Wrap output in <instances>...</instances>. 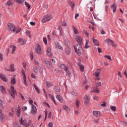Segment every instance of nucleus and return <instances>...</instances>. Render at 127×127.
<instances>
[{"label":"nucleus","instance_id":"obj_1","mask_svg":"<svg viewBox=\"0 0 127 127\" xmlns=\"http://www.w3.org/2000/svg\"><path fill=\"white\" fill-rule=\"evenodd\" d=\"M75 52L77 54V55H83V49L80 44H77L74 47Z\"/></svg>","mask_w":127,"mask_h":127},{"label":"nucleus","instance_id":"obj_2","mask_svg":"<svg viewBox=\"0 0 127 127\" xmlns=\"http://www.w3.org/2000/svg\"><path fill=\"white\" fill-rule=\"evenodd\" d=\"M33 71L36 75L38 74V73H43V67L41 65H39L38 67L34 66L33 68Z\"/></svg>","mask_w":127,"mask_h":127},{"label":"nucleus","instance_id":"obj_3","mask_svg":"<svg viewBox=\"0 0 127 127\" xmlns=\"http://www.w3.org/2000/svg\"><path fill=\"white\" fill-rule=\"evenodd\" d=\"M52 18L53 17L51 15H46L43 16L42 22H43V23H45V22H47V21H50V20L52 19Z\"/></svg>","mask_w":127,"mask_h":127},{"label":"nucleus","instance_id":"obj_4","mask_svg":"<svg viewBox=\"0 0 127 127\" xmlns=\"http://www.w3.org/2000/svg\"><path fill=\"white\" fill-rule=\"evenodd\" d=\"M105 42L110 45H112L113 47H118V45L115 43V42L110 38L107 39L105 40Z\"/></svg>","mask_w":127,"mask_h":127},{"label":"nucleus","instance_id":"obj_5","mask_svg":"<svg viewBox=\"0 0 127 127\" xmlns=\"http://www.w3.org/2000/svg\"><path fill=\"white\" fill-rule=\"evenodd\" d=\"M21 74L23 77V84L25 85V86H26V87H27L28 84H27V82L26 81V75H25V72H24V70L23 69L22 70Z\"/></svg>","mask_w":127,"mask_h":127},{"label":"nucleus","instance_id":"obj_6","mask_svg":"<svg viewBox=\"0 0 127 127\" xmlns=\"http://www.w3.org/2000/svg\"><path fill=\"white\" fill-rule=\"evenodd\" d=\"M10 89L11 92L10 94L11 97H12L13 99H14V98H15V96L17 95V93H16V91L14 90V87H13V86H11Z\"/></svg>","mask_w":127,"mask_h":127},{"label":"nucleus","instance_id":"obj_7","mask_svg":"<svg viewBox=\"0 0 127 127\" xmlns=\"http://www.w3.org/2000/svg\"><path fill=\"white\" fill-rule=\"evenodd\" d=\"M15 26L14 25V24H13L12 23H8L7 24L6 29L8 31H12V30H13V28H14Z\"/></svg>","mask_w":127,"mask_h":127},{"label":"nucleus","instance_id":"obj_8","mask_svg":"<svg viewBox=\"0 0 127 127\" xmlns=\"http://www.w3.org/2000/svg\"><path fill=\"white\" fill-rule=\"evenodd\" d=\"M21 31V28L19 27H15V26L12 31V32H13V33H14V34H17V33H19Z\"/></svg>","mask_w":127,"mask_h":127},{"label":"nucleus","instance_id":"obj_9","mask_svg":"<svg viewBox=\"0 0 127 127\" xmlns=\"http://www.w3.org/2000/svg\"><path fill=\"white\" fill-rule=\"evenodd\" d=\"M84 99L85 100L84 105L85 106H87V105L89 104V102H90V96L89 95H85Z\"/></svg>","mask_w":127,"mask_h":127},{"label":"nucleus","instance_id":"obj_10","mask_svg":"<svg viewBox=\"0 0 127 127\" xmlns=\"http://www.w3.org/2000/svg\"><path fill=\"white\" fill-rule=\"evenodd\" d=\"M36 53L41 55L42 54V51H41V48L39 46H37L35 48Z\"/></svg>","mask_w":127,"mask_h":127},{"label":"nucleus","instance_id":"obj_11","mask_svg":"<svg viewBox=\"0 0 127 127\" xmlns=\"http://www.w3.org/2000/svg\"><path fill=\"white\" fill-rule=\"evenodd\" d=\"M0 91L3 95H5L6 94V90H5V87L3 85L0 86Z\"/></svg>","mask_w":127,"mask_h":127},{"label":"nucleus","instance_id":"obj_12","mask_svg":"<svg viewBox=\"0 0 127 127\" xmlns=\"http://www.w3.org/2000/svg\"><path fill=\"white\" fill-rule=\"evenodd\" d=\"M37 111V109H36V107H35L34 105H32V109L31 110V114L32 115H35L36 113H37L36 111Z\"/></svg>","mask_w":127,"mask_h":127},{"label":"nucleus","instance_id":"obj_13","mask_svg":"<svg viewBox=\"0 0 127 127\" xmlns=\"http://www.w3.org/2000/svg\"><path fill=\"white\" fill-rule=\"evenodd\" d=\"M75 40L78 42V43H80V44H83V42H82V38H81V37L79 35L75 36Z\"/></svg>","mask_w":127,"mask_h":127},{"label":"nucleus","instance_id":"obj_14","mask_svg":"<svg viewBox=\"0 0 127 127\" xmlns=\"http://www.w3.org/2000/svg\"><path fill=\"white\" fill-rule=\"evenodd\" d=\"M0 79H1L4 82H7V77L4 74H0Z\"/></svg>","mask_w":127,"mask_h":127},{"label":"nucleus","instance_id":"obj_15","mask_svg":"<svg viewBox=\"0 0 127 127\" xmlns=\"http://www.w3.org/2000/svg\"><path fill=\"white\" fill-rule=\"evenodd\" d=\"M0 79H1L4 82H7V77L4 74H0Z\"/></svg>","mask_w":127,"mask_h":127},{"label":"nucleus","instance_id":"obj_16","mask_svg":"<svg viewBox=\"0 0 127 127\" xmlns=\"http://www.w3.org/2000/svg\"><path fill=\"white\" fill-rule=\"evenodd\" d=\"M0 79H1L4 82H7V77L4 74H0Z\"/></svg>","mask_w":127,"mask_h":127},{"label":"nucleus","instance_id":"obj_17","mask_svg":"<svg viewBox=\"0 0 127 127\" xmlns=\"http://www.w3.org/2000/svg\"><path fill=\"white\" fill-rule=\"evenodd\" d=\"M47 56L49 57H52V53H51V49L50 47H48L46 51Z\"/></svg>","mask_w":127,"mask_h":127},{"label":"nucleus","instance_id":"obj_18","mask_svg":"<svg viewBox=\"0 0 127 127\" xmlns=\"http://www.w3.org/2000/svg\"><path fill=\"white\" fill-rule=\"evenodd\" d=\"M93 115L94 117H96V118H99L101 115V113L98 111H93Z\"/></svg>","mask_w":127,"mask_h":127},{"label":"nucleus","instance_id":"obj_19","mask_svg":"<svg viewBox=\"0 0 127 127\" xmlns=\"http://www.w3.org/2000/svg\"><path fill=\"white\" fill-rule=\"evenodd\" d=\"M90 91L91 93H96V94H99V93H100V91H99L98 88H95L94 87L91 88Z\"/></svg>","mask_w":127,"mask_h":127},{"label":"nucleus","instance_id":"obj_20","mask_svg":"<svg viewBox=\"0 0 127 127\" xmlns=\"http://www.w3.org/2000/svg\"><path fill=\"white\" fill-rule=\"evenodd\" d=\"M45 63L46 64L47 68H50L52 67V65H51V62L48 60H46L45 61Z\"/></svg>","mask_w":127,"mask_h":127},{"label":"nucleus","instance_id":"obj_21","mask_svg":"<svg viewBox=\"0 0 127 127\" xmlns=\"http://www.w3.org/2000/svg\"><path fill=\"white\" fill-rule=\"evenodd\" d=\"M18 42L21 45H24V44L26 43V41H25V39H19Z\"/></svg>","mask_w":127,"mask_h":127},{"label":"nucleus","instance_id":"obj_22","mask_svg":"<svg viewBox=\"0 0 127 127\" xmlns=\"http://www.w3.org/2000/svg\"><path fill=\"white\" fill-rule=\"evenodd\" d=\"M111 8L113 10V12L115 13V12L117 11V5H116V3H114L112 5H111Z\"/></svg>","mask_w":127,"mask_h":127},{"label":"nucleus","instance_id":"obj_23","mask_svg":"<svg viewBox=\"0 0 127 127\" xmlns=\"http://www.w3.org/2000/svg\"><path fill=\"white\" fill-rule=\"evenodd\" d=\"M19 122H20V125H22V126H24V127L27 126V125H26V121L23 120V119H22V117H21V120H20Z\"/></svg>","mask_w":127,"mask_h":127},{"label":"nucleus","instance_id":"obj_24","mask_svg":"<svg viewBox=\"0 0 127 127\" xmlns=\"http://www.w3.org/2000/svg\"><path fill=\"white\" fill-rule=\"evenodd\" d=\"M10 69H7L5 68L6 71H11V72H13L14 71V64H11L9 66Z\"/></svg>","mask_w":127,"mask_h":127},{"label":"nucleus","instance_id":"obj_25","mask_svg":"<svg viewBox=\"0 0 127 127\" xmlns=\"http://www.w3.org/2000/svg\"><path fill=\"white\" fill-rule=\"evenodd\" d=\"M92 40L95 46H100V44H99V41L97 39L93 38Z\"/></svg>","mask_w":127,"mask_h":127},{"label":"nucleus","instance_id":"obj_26","mask_svg":"<svg viewBox=\"0 0 127 127\" xmlns=\"http://www.w3.org/2000/svg\"><path fill=\"white\" fill-rule=\"evenodd\" d=\"M20 113H21L20 107H19V105H18L17 111V112H16V115L17 117H18V118H19V117H20Z\"/></svg>","mask_w":127,"mask_h":127},{"label":"nucleus","instance_id":"obj_27","mask_svg":"<svg viewBox=\"0 0 127 127\" xmlns=\"http://www.w3.org/2000/svg\"><path fill=\"white\" fill-rule=\"evenodd\" d=\"M60 67L61 68H62V69H64V71H66L67 70V69L68 68V65L66 64H62L60 65Z\"/></svg>","mask_w":127,"mask_h":127},{"label":"nucleus","instance_id":"obj_28","mask_svg":"<svg viewBox=\"0 0 127 127\" xmlns=\"http://www.w3.org/2000/svg\"><path fill=\"white\" fill-rule=\"evenodd\" d=\"M68 3L71 8V9L73 10L74 9V7H75V3H74L71 1H69Z\"/></svg>","mask_w":127,"mask_h":127},{"label":"nucleus","instance_id":"obj_29","mask_svg":"<svg viewBox=\"0 0 127 127\" xmlns=\"http://www.w3.org/2000/svg\"><path fill=\"white\" fill-rule=\"evenodd\" d=\"M10 83L11 84V85H14L16 84V80H15V77H12L11 78Z\"/></svg>","mask_w":127,"mask_h":127},{"label":"nucleus","instance_id":"obj_30","mask_svg":"<svg viewBox=\"0 0 127 127\" xmlns=\"http://www.w3.org/2000/svg\"><path fill=\"white\" fill-rule=\"evenodd\" d=\"M56 47L58 48V49H59L60 50H63V47H62V46L60 45V44H59V43H57L56 44Z\"/></svg>","mask_w":127,"mask_h":127},{"label":"nucleus","instance_id":"obj_31","mask_svg":"<svg viewBox=\"0 0 127 127\" xmlns=\"http://www.w3.org/2000/svg\"><path fill=\"white\" fill-rule=\"evenodd\" d=\"M57 99L59 101L60 103H63V99H62V97H61V96L59 95H57Z\"/></svg>","mask_w":127,"mask_h":127},{"label":"nucleus","instance_id":"obj_32","mask_svg":"<svg viewBox=\"0 0 127 127\" xmlns=\"http://www.w3.org/2000/svg\"><path fill=\"white\" fill-rule=\"evenodd\" d=\"M54 90L55 91V92H57V93H59V92L61 91V89H60V87L59 86H55Z\"/></svg>","mask_w":127,"mask_h":127},{"label":"nucleus","instance_id":"obj_33","mask_svg":"<svg viewBox=\"0 0 127 127\" xmlns=\"http://www.w3.org/2000/svg\"><path fill=\"white\" fill-rule=\"evenodd\" d=\"M90 47H91V46H89V41L86 40V43L84 48H85V49H88V48H90Z\"/></svg>","mask_w":127,"mask_h":127},{"label":"nucleus","instance_id":"obj_34","mask_svg":"<svg viewBox=\"0 0 127 127\" xmlns=\"http://www.w3.org/2000/svg\"><path fill=\"white\" fill-rule=\"evenodd\" d=\"M78 65L79 67V69H80V71H81V72H83L84 71V66L83 65V64H81L79 63V64H78Z\"/></svg>","mask_w":127,"mask_h":127},{"label":"nucleus","instance_id":"obj_35","mask_svg":"<svg viewBox=\"0 0 127 127\" xmlns=\"http://www.w3.org/2000/svg\"><path fill=\"white\" fill-rule=\"evenodd\" d=\"M101 74V71H96L93 73L94 76L96 77H100V75Z\"/></svg>","mask_w":127,"mask_h":127},{"label":"nucleus","instance_id":"obj_36","mask_svg":"<svg viewBox=\"0 0 127 127\" xmlns=\"http://www.w3.org/2000/svg\"><path fill=\"white\" fill-rule=\"evenodd\" d=\"M50 98H51V100L53 101L54 104L55 105H57V103H56V101H55V99H54V97L52 95H49Z\"/></svg>","mask_w":127,"mask_h":127},{"label":"nucleus","instance_id":"obj_37","mask_svg":"<svg viewBox=\"0 0 127 127\" xmlns=\"http://www.w3.org/2000/svg\"><path fill=\"white\" fill-rule=\"evenodd\" d=\"M46 85L48 88H50L53 86V84L49 81H46Z\"/></svg>","mask_w":127,"mask_h":127},{"label":"nucleus","instance_id":"obj_38","mask_svg":"<svg viewBox=\"0 0 127 127\" xmlns=\"http://www.w3.org/2000/svg\"><path fill=\"white\" fill-rule=\"evenodd\" d=\"M72 30L75 34H79V32H78V30H77V29L74 26H72Z\"/></svg>","mask_w":127,"mask_h":127},{"label":"nucleus","instance_id":"obj_39","mask_svg":"<svg viewBox=\"0 0 127 127\" xmlns=\"http://www.w3.org/2000/svg\"><path fill=\"white\" fill-rule=\"evenodd\" d=\"M3 101L0 99V107H1V109L4 110V106H3Z\"/></svg>","mask_w":127,"mask_h":127},{"label":"nucleus","instance_id":"obj_40","mask_svg":"<svg viewBox=\"0 0 127 127\" xmlns=\"http://www.w3.org/2000/svg\"><path fill=\"white\" fill-rule=\"evenodd\" d=\"M33 86L34 87L35 90H36V92H37V93H38V94H40V90H39V89L37 88V86H36V85L34 84Z\"/></svg>","mask_w":127,"mask_h":127},{"label":"nucleus","instance_id":"obj_41","mask_svg":"<svg viewBox=\"0 0 127 127\" xmlns=\"http://www.w3.org/2000/svg\"><path fill=\"white\" fill-rule=\"evenodd\" d=\"M10 48L12 49V53H14V52H15V49L16 48V47L14 46H11Z\"/></svg>","mask_w":127,"mask_h":127},{"label":"nucleus","instance_id":"obj_42","mask_svg":"<svg viewBox=\"0 0 127 127\" xmlns=\"http://www.w3.org/2000/svg\"><path fill=\"white\" fill-rule=\"evenodd\" d=\"M75 104H76V107L79 108V107L80 106V101L78 100V99H76L75 101Z\"/></svg>","mask_w":127,"mask_h":127},{"label":"nucleus","instance_id":"obj_43","mask_svg":"<svg viewBox=\"0 0 127 127\" xmlns=\"http://www.w3.org/2000/svg\"><path fill=\"white\" fill-rule=\"evenodd\" d=\"M6 5H8V6H10V5H12V2L11 1V0H9L6 3Z\"/></svg>","mask_w":127,"mask_h":127},{"label":"nucleus","instance_id":"obj_44","mask_svg":"<svg viewBox=\"0 0 127 127\" xmlns=\"http://www.w3.org/2000/svg\"><path fill=\"white\" fill-rule=\"evenodd\" d=\"M63 109L64 110H65L66 111V112H68V111H70V110H69V107L67 106H64Z\"/></svg>","mask_w":127,"mask_h":127},{"label":"nucleus","instance_id":"obj_45","mask_svg":"<svg viewBox=\"0 0 127 127\" xmlns=\"http://www.w3.org/2000/svg\"><path fill=\"white\" fill-rule=\"evenodd\" d=\"M105 58H107V59H108L109 60H110L111 61H113L112 60V58L110 57V56L108 55H105L104 56Z\"/></svg>","mask_w":127,"mask_h":127},{"label":"nucleus","instance_id":"obj_46","mask_svg":"<svg viewBox=\"0 0 127 127\" xmlns=\"http://www.w3.org/2000/svg\"><path fill=\"white\" fill-rule=\"evenodd\" d=\"M110 109L112 110V111H113V112H116L117 110V108L115 106H111Z\"/></svg>","mask_w":127,"mask_h":127},{"label":"nucleus","instance_id":"obj_47","mask_svg":"<svg viewBox=\"0 0 127 127\" xmlns=\"http://www.w3.org/2000/svg\"><path fill=\"white\" fill-rule=\"evenodd\" d=\"M13 127H21V126H19V124L17 123H14L13 124Z\"/></svg>","mask_w":127,"mask_h":127},{"label":"nucleus","instance_id":"obj_48","mask_svg":"<svg viewBox=\"0 0 127 127\" xmlns=\"http://www.w3.org/2000/svg\"><path fill=\"white\" fill-rule=\"evenodd\" d=\"M26 33L28 35V37H29V38H31V35H30V31H26Z\"/></svg>","mask_w":127,"mask_h":127},{"label":"nucleus","instance_id":"obj_49","mask_svg":"<svg viewBox=\"0 0 127 127\" xmlns=\"http://www.w3.org/2000/svg\"><path fill=\"white\" fill-rule=\"evenodd\" d=\"M71 94L73 95V96H74V97H77V96H78V93L74 91H72Z\"/></svg>","mask_w":127,"mask_h":127},{"label":"nucleus","instance_id":"obj_50","mask_svg":"<svg viewBox=\"0 0 127 127\" xmlns=\"http://www.w3.org/2000/svg\"><path fill=\"white\" fill-rule=\"evenodd\" d=\"M34 64H35V65H38V66H39V65H40V64H39V62H38V60H36V59H35L34 60Z\"/></svg>","mask_w":127,"mask_h":127},{"label":"nucleus","instance_id":"obj_51","mask_svg":"<svg viewBox=\"0 0 127 127\" xmlns=\"http://www.w3.org/2000/svg\"><path fill=\"white\" fill-rule=\"evenodd\" d=\"M102 85V83L101 82H97L96 84V87L98 88V87H100Z\"/></svg>","mask_w":127,"mask_h":127},{"label":"nucleus","instance_id":"obj_52","mask_svg":"<svg viewBox=\"0 0 127 127\" xmlns=\"http://www.w3.org/2000/svg\"><path fill=\"white\" fill-rule=\"evenodd\" d=\"M70 48H67L65 49V53L66 54H69V53H70Z\"/></svg>","mask_w":127,"mask_h":127},{"label":"nucleus","instance_id":"obj_53","mask_svg":"<svg viewBox=\"0 0 127 127\" xmlns=\"http://www.w3.org/2000/svg\"><path fill=\"white\" fill-rule=\"evenodd\" d=\"M16 2L18 3H22V2H24V0H15Z\"/></svg>","mask_w":127,"mask_h":127},{"label":"nucleus","instance_id":"obj_54","mask_svg":"<svg viewBox=\"0 0 127 127\" xmlns=\"http://www.w3.org/2000/svg\"><path fill=\"white\" fill-rule=\"evenodd\" d=\"M25 4L27 7H28V9L30 8V5H29V3H28L27 2H25Z\"/></svg>","mask_w":127,"mask_h":127},{"label":"nucleus","instance_id":"obj_55","mask_svg":"<svg viewBox=\"0 0 127 127\" xmlns=\"http://www.w3.org/2000/svg\"><path fill=\"white\" fill-rule=\"evenodd\" d=\"M65 71L66 72L67 76H70V75H71V72H70L69 70H68V68L66 70H65Z\"/></svg>","mask_w":127,"mask_h":127},{"label":"nucleus","instance_id":"obj_56","mask_svg":"<svg viewBox=\"0 0 127 127\" xmlns=\"http://www.w3.org/2000/svg\"><path fill=\"white\" fill-rule=\"evenodd\" d=\"M99 119H95L93 120L94 123H95V124H99Z\"/></svg>","mask_w":127,"mask_h":127},{"label":"nucleus","instance_id":"obj_57","mask_svg":"<svg viewBox=\"0 0 127 127\" xmlns=\"http://www.w3.org/2000/svg\"><path fill=\"white\" fill-rule=\"evenodd\" d=\"M44 43H45V45L47 44V39L45 37L43 38Z\"/></svg>","mask_w":127,"mask_h":127},{"label":"nucleus","instance_id":"obj_58","mask_svg":"<svg viewBox=\"0 0 127 127\" xmlns=\"http://www.w3.org/2000/svg\"><path fill=\"white\" fill-rule=\"evenodd\" d=\"M62 25L63 26H64V27H66L67 26V23H66V22H65L64 21L62 23Z\"/></svg>","mask_w":127,"mask_h":127},{"label":"nucleus","instance_id":"obj_59","mask_svg":"<svg viewBox=\"0 0 127 127\" xmlns=\"http://www.w3.org/2000/svg\"><path fill=\"white\" fill-rule=\"evenodd\" d=\"M83 32L85 34V35L87 36V37H89V33L87 32V31L84 30Z\"/></svg>","mask_w":127,"mask_h":127},{"label":"nucleus","instance_id":"obj_60","mask_svg":"<svg viewBox=\"0 0 127 127\" xmlns=\"http://www.w3.org/2000/svg\"><path fill=\"white\" fill-rule=\"evenodd\" d=\"M3 60V56L2 54L0 53V61H2Z\"/></svg>","mask_w":127,"mask_h":127},{"label":"nucleus","instance_id":"obj_61","mask_svg":"<svg viewBox=\"0 0 127 127\" xmlns=\"http://www.w3.org/2000/svg\"><path fill=\"white\" fill-rule=\"evenodd\" d=\"M30 57H31V60H33V58H34V57H33V53L31 52V53H30Z\"/></svg>","mask_w":127,"mask_h":127},{"label":"nucleus","instance_id":"obj_62","mask_svg":"<svg viewBox=\"0 0 127 127\" xmlns=\"http://www.w3.org/2000/svg\"><path fill=\"white\" fill-rule=\"evenodd\" d=\"M0 120L1 123H3V116H0Z\"/></svg>","mask_w":127,"mask_h":127},{"label":"nucleus","instance_id":"obj_63","mask_svg":"<svg viewBox=\"0 0 127 127\" xmlns=\"http://www.w3.org/2000/svg\"><path fill=\"white\" fill-rule=\"evenodd\" d=\"M48 127H53V124L51 123H50L48 124Z\"/></svg>","mask_w":127,"mask_h":127},{"label":"nucleus","instance_id":"obj_64","mask_svg":"<svg viewBox=\"0 0 127 127\" xmlns=\"http://www.w3.org/2000/svg\"><path fill=\"white\" fill-rule=\"evenodd\" d=\"M74 114H75V115H78L80 114V112H79V111H75Z\"/></svg>","mask_w":127,"mask_h":127}]
</instances>
